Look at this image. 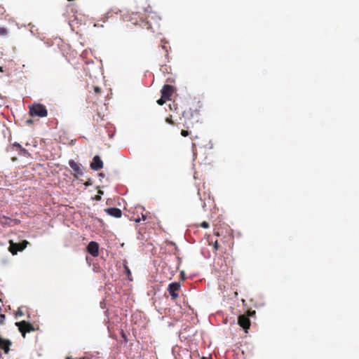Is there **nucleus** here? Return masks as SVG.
<instances>
[{"label":"nucleus","mask_w":359,"mask_h":359,"mask_svg":"<svg viewBox=\"0 0 359 359\" xmlns=\"http://www.w3.org/2000/svg\"><path fill=\"white\" fill-rule=\"evenodd\" d=\"M160 20L161 18L154 13H149L146 17L145 20L141 18L140 25L142 28L150 29L152 32H159L160 31Z\"/></svg>","instance_id":"nucleus-1"},{"label":"nucleus","mask_w":359,"mask_h":359,"mask_svg":"<svg viewBox=\"0 0 359 359\" xmlns=\"http://www.w3.org/2000/svg\"><path fill=\"white\" fill-rule=\"evenodd\" d=\"M29 114L31 116H38L40 118L46 117L48 115V110L46 107L40 103H34L29 107Z\"/></svg>","instance_id":"nucleus-2"},{"label":"nucleus","mask_w":359,"mask_h":359,"mask_svg":"<svg viewBox=\"0 0 359 359\" xmlns=\"http://www.w3.org/2000/svg\"><path fill=\"white\" fill-rule=\"evenodd\" d=\"M9 248L8 250L9 252L13 255H15L18 254V252H21L24 250L27 245L29 244V242L26 240L22 241L21 243H14L12 240L9 241Z\"/></svg>","instance_id":"nucleus-3"},{"label":"nucleus","mask_w":359,"mask_h":359,"mask_svg":"<svg viewBox=\"0 0 359 359\" xmlns=\"http://www.w3.org/2000/svg\"><path fill=\"white\" fill-rule=\"evenodd\" d=\"M15 325L18 327V329H19L20 332H21L23 337H25L26 333L30 332H32L34 330V326L31 323H29L25 320L17 322V323H15Z\"/></svg>","instance_id":"nucleus-4"},{"label":"nucleus","mask_w":359,"mask_h":359,"mask_svg":"<svg viewBox=\"0 0 359 359\" xmlns=\"http://www.w3.org/2000/svg\"><path fill=\"white\" fill-rule=\"evenodd\" d=\"M180 283L178 282H173L169 284L168 291L172 299H176L179 297L178 292L180 289Z\"/></svg>","instance_id":"nucleus-5"},{"label":"nucleus","mask_w":359,"mask_h":359,"mask_svg":"<svg viewBox=\"0 0 359 359\" xmlns=\"http://www.w3.org/2000/svg\"><path fill=\"white\" fill-rule=\"evenodd\" d=\"M238 323L247 333L251 325L249 318L246 315H241L238 316Z\"/></svg>","instance_id":"nucleus-6"},{"label":"nucleus","mask_w":359,"mask_h":359,"mask_svg":"<svg viewBox=\"0 0 359 359\" xmlns=\"http://www.w3.org/2000/svg\"><path fill=\"white\" fill-rule=\"evenodd\" d=\"M87 251L93 257H97L99 255V245L95 241H90L87 246Z\"/></svg>","instance_id":"nucleus-7"},{"label":"nucleus","mask_w":359,"mask_h":359,"mask_svg":"<svg viewBox=\"0 0 359 359\" xmlns=\"http://www.w3.org/2000/svg\"><path fill=\"white\" fill-rule=\"evenodd\" d=\"M175 88L170 85H164L161 89L162 97H165L167 100H170L172 94L174 93Z\"/></svg>","instance_id":"nucleus-8"},{"label":"nucleus","mask_w":359,"mask_h":359,"mask_svg":"<svg viewBox=\"0 0 359 359\" xmlns=\"http://www.w3.org/2000/svg\"><path fill=\"white\" fill-rule=\"evenodd\" d=\"M90 168L93 170H100L103 168V162L99 156H95L90 163Z\"/></svg>","instance_id":"nucleus-9"},{"label":"nucleus","mask_w":359,"mask_h":359,"mask_svg":"<svg viewBox=\"0 0 359 359\" xmlns=\"http://www.w3.org/2000/svg\"><path fill=\"white\" fill-rule=\"evenodd\" d=\"M17 224L16 219H13L5 215H0V224L2 226H11Z\"/></svg>","instance_id":"nucleus-10"},{"label":"nucleus","mask_w":359,"mask_h":359,"mask_svg":"<svg viewBox=\"0 0 359 359\" xmlns=\"http://www.w3.org/2000/svg\"><path fill=\"white\" fill-rule=\"evenodd\" d=\"M69 165L70 166V168L74 170V172H75L74 173V176L76 177H78V175H82L83 172H82V170L81 168V165L76 163L73 160H70L69 161Z\"/></svg>","instance_id":"nucleus-11"},{"label":"nucleus","mask_w":359,"mask_h":359,"mask_svg":"<svg viewBox=\"0 0 359 359\" xmlns=\"http://www.w3.org/2000/svg\"><path fill=\"white\" fill-rule=\"evenodd\" d=\"M104 211L110 216L116 218H120L122 215V211L117 208H106Z\"/></svg>","instance_id":"nucleus-12"},{"label":"nucleus","mask_w":359,"mask_h":359,"mask_svg":"<svg viewBox=\"0 0 359 359\" xmlns=\"http://www.w3.org/2000/svg\"><path fill=\"white\" fill-rule=\"evenodd\" d=\"M12 344L11 341L9 339H4L1 342H0V349L4 351L6 354H8L10 351V346Z\"/></svg>","instance_id":"nucleus-13"},{"label":"nucleus","mask_w":359,"mask_h":359,"mask_svg":"<svg viewBox=\"0 0 359 359\" xmlns=\"http://www.w3.org/2000/svg\"><path fill=\"white\" fill-rule=\"evenodd\" d=\"M161 49L163 51V55L165 57H167L168 56L169 49L170 48V47L169 46V45L168 44L167 42H163L162 41V44L161 45Z\"/></svg>","instance_id":"nucleus-14"},{"label":"nucleus","mask_w":359,"mask_h":359,"mask_svg":"<svg viewBox=\"0 0 359 359\" xmlns=\"http://www.w3.org/2000/svg\"><path fill=\"white\" fill-rule=\"evenodd\" d=\"M12 148L14 149V148H16L17 149H19V154L20 155H25V154H27V151L24 148H22V147L18 144V143H15L12 145Z\"/></svg>","instance_id":"nucleus-15"},{"label":"nucleus","mask_w":359,"mask_h":359,"mask_svg":"<svg viewBox=\"0 0 359 359\" xmlns=\"http://www.w3.org/2000/svg\"><path fill=\"white\" fill-rule=\"evenodd\" d=\"M165 122L168 124H170V125H172V126H175V121L172 120V116L170 115L169 116H168L166 118H165Z\"/></svg>","instance_id":"nucleus-16"},{"label":"nucleus","mask_w":359,"mask_h":359,"mask_svg":"<svg viewBox=\"0 0 359 359\" xmlns=\"http://www.w3.org/2000/svg\"><path fill=\"white\" fill-rule=\"evenodd\" d=\"M8 34V29L6 27H1L0 28V35L1 36H6Z\"/></svg>","instance_id":"nucleus-17"},{"label":"nucleus","mask_w":359,"mask_h":359,"mask_svg":"<svg viewBox=\"0 0 359 359\" xmlns=\"http://www.w3.org/2000/svg\"><path fill=\"white\" fill-rule=\"evenodd\" d=\"M165 100H167L165 97H161L159 100H157V103L159 105H163L165 102Z\"/></svg>","instance_id":"nucleus-18"},{"label":"nucleus","mask_w":359,"mask_h":359,"mask_svg":"<svg viewBox=\"0 0 359 359\" xmlns=\"http://www.w3.org/2000/svg\"><path fill=\"white\" fill-rule=\"evenodd\" d=\"M6 320V316L4 314L1 313L0 312V325H2L4 323V321Z\"/></svg>","instance_id":"nucleus-19"},{"label":"nucleus","mask_w":359,"mask_h":359,"mask_svg":"<svg viewBox=\"0 0 359 359\" xmlns=\"http://www.w3.org/2000/svg\"><path fill=\"white\" fill-rule=\"evenodd\" d=\"M200 226H201V227L204 228V229H208V228L210 226V225H209L208 222H205V221H204V222H203L201 224V225H200Z\"/></svg>","instance_id":"nucleus-20"},{"label":"nucleus","mask_w":359,"mask_h":359,"mask_svg":"<svg viewBox=\"0 0 359 359\" xmlns=\"http://www.w3.org/2000/svg\"><path fill=\"white\" fill-rule=\"evenodd\" d=\"M94 92L96 93V94H100L101 93V88L98 86H95L94 88Z\"/></svg>","instance_id":"nucleus-21"},{"label":"nucleus","mask_w":359,"mask_h":359,"mask_svg":"<svg viewBox=\"0 0 359 359\" xmlns=\"http://www.w3.org/2000/svg\"><path fill=\"white\" fill-rule=\"evenodd\" d=\"M181 135L183 136V137H187L189 135V133L187 130H182L181 131Z\"/></svg>","instance_id":"nucleus-22"},{"label":"nucleus","mask_w":359,"mask_h":359,"mask_svg":"<svg viewBox=\"0 0 359 359\" xmlns=\"http://www.w3.org/2000/svg\"><path fill=\"white\" fill-rule=\"evenodd\" d=\"M256 313L255 311H248L247 313V316L249 318L250 316H253Z\"/></svg>","instance_id":"nucleus-23"},{"label":"nucleus","mask_w":359,"mask_h":359,"mask_svg":"<svg viewBox=\"0 0 359 359\" xmlns=\"http://www.w3.org/2000/svg\"><path fill=\"white\" fill-rule=\"evenodd\" d=\"M214 249L215 251H217L218 249H219V243L217 242V241H216L214 243Z\"/></svg>","instance_id":"nucleus-24"},{"label":"nucleus","mask_w":359,"mask_h":359,"mask_svg":"<svg viewBox=\"0 0 359 359\" xmlns=\"http://www.w3.org/2000/svg\"><path fill=\"white\" fill-rule=\"evenodd\" d=\"M140 219L143 221H145L147 219V215L142 213V217Z\"/></svg>","instance_id":"nucleus-25"},{"label":"nucleus","mask_w":359,"mask_h":359,"mask_svg":"<svg viewBox=\"0 0 359 359\" xmlns=\"http://www.w3.org/2000/svg\"><path fill=\"white\" fill-rule=\"evenodd\" d=\"M141 220L140 217H137V218L134 219V221L137 223L140 222Z\"/></svg>","instance_id":"nucleus-26"},{"label":"nucleus","mask_w":359,"mask_h":359,"mask_svg":"<svg viewBox=\"0 0 359 359\" xmlns=\"http://www.w3.org/2000/svg\"><path fill=\"white\" fill-rule=\"evenodd\" d=\"M184 126H185L187 129H189V128H190L189 124V123H188L187 121H185V123H184Z\"/></svg>","instance_id":"nucleus-27"},{"label":"nucleus","mask_w":359,"mask_h":359,"mask_svg":"<svg viewBox=\"0 0 359 359\" xmlns=\"http://www.w3.org/2000/svg\"><path fill=\"white\" fill-rule=\"evenodd\" d=\"M26 122H27V124H31V123H33V121L32 119H28V120L26 121Z\"/></svg>","instance_id":"nucleus-28"},{"label":"nucleus","mask_w":359,"mask_h":359,"mask_svg":"<svg viewBox=\"0 0 359 359\" xmlns=\"http://www.w3.org/2000/svg\"><path fill=\"white\" fill-rule=\"evenodd\" d=\"M95 199L97 201H100L101 199V197H100V196L97 195L95 197Z\"/></svg>","instance_id":"nucleus-29"},{"label":"nucleus","mask_w":359,"mask_h":359,"mask_svg":"<svg viewBox=\"0 0 359 359\" xmlns=\"http://www.w3.org/2000/svg\"><path fill=\"white\" fill-rule=\"evenodd\" d=\"M4 67H0V72H4Z\"/></svg>","instance_id":"nucleus-30"},{"label":"nucleus","mask_w":359,"mask_h":359,"mask_svg":"<svg viewBox=\"0 0 359 359\" xmlns=\"http://www.w3.org/2000/svg\"><path fill=\"white\" fill-rule=\"evenodd\" d=\"M89 184H90V183H89V182H86V183L85 184V185H86V186H88Z\"/></svg>","instance_id":"nucleus-31"},{"label":"nucleus","mask_w":359,"mask_h":359,"mask_svg":"<svg viewBox=\"0 0 359 359\" xmlns=\"http://www.w3.org/2000/svg\"><path fill=\"white\" fill-rule=\"evenodd\" d=\"M99 194H103V192H102V191H99Z\"/></svg>","instance_id":"nucleus-32"},{"label":"nucleus","mask_w":359,"mask_h":359,"mask_svg":"<svg viewBox=\"0 0 359 359\" xmlns=\"http://www.w3.org/2000/svg\"><path fill=\"white\" fill-rule=\"evenodd\" d=\"M3 339H2V338L0 337V342H1Z\"/></svg>","instance_id":"nucleus-33"},{"label":"nucleus","mask_w":359,"mask_h":359,"mask_svg":"<svg viewBox=\"0 0 359 359\" xmlns=\"http://www.w3.org/2000/svg\"><path fill=\"white\" fill-rule=\"evenodd\" d=\"M126 270L128 271V272H130V270L128 268H126Z\"/></svg>","instance_id":"nucleus-34"},{"label":"nucleus","mask_w":359,"mask_h":359,"mask_svg":"<svg viewBox=\"0 0 359 359\" xmlns=\"http://www.w3.org/2000/svg\"><path fill=\"white\" fill-rule=\"evenodd\" d=\"M126 270L128 271V272H130V270L128 268H126Z\"/></svg>","instance_id":"nucleus-35"},{"label":"nucleus","mask_w":359,"mask_h":359,"mask_svg":"<svg viewBox=\"0 0 359 359\" xmlns=\"http://www.w3.org/2000/svg\"><path fill=\"white\" fill-rule=\"evenodd\" d=\"M126 270L128 271V272H130V270L128 268H126Z\"/></svg>","instance_id":"nucleus-36"},{"label":"nucleus","mask_w":359,"mask_h":359,"mask_svg":"<svg viewBox=\"0 0 359 359\" xmlns=\"http://www.w3.org/2000/svg\"><path fill=\"white\" fill-rule=\"evenodd\" d=\"M1 310H2V309H1V307L0 306V312H1Z\"/></svg>","instance_id":"nucleus-37"}]
</instances>
